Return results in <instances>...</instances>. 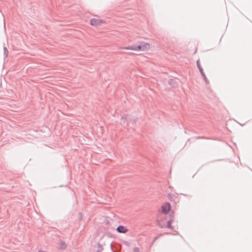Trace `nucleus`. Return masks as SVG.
<instances>
[{
  "instance_id": "obj_1",
  "label": "nucleus",
  "mask_w": 252,
  "mask_h": 252,
  "mask_svg": "<svg viewBox=\"0 0 252 252\" xmlns=\"http://www.w3.org/2000/svg\"><path fill=\"white\" fill-rule=\"evenodd\" d=\"M196 65H197V66L199 70V72H200L202 76L203 77V79L205 81V83L206 84H209V80L207 78V77L206 76L205 73L204 72L203 69L202 68V67L201 66L199 60H198L196 61Z\"/></svg>"
},
{
  "instance_id": "obj_2",
  "label": "nucleus",
  "mask_w": 252,
  "mask_h": 252,
  "mask_svg": "<svg viewBox=\"0 0 252 252\" xmlns=\"http://www.w3.org/2000/svg\"><path fill=\"white\" fill-rule=\"evenodd\" d=\"M171 209V206L169 203H165L161 206V211L164 214H167L169 212Z\"/></svg>"
},
{
  "instance_id": "obj_3",
  "label": "nucleus",
  "mask_w": 252,
  "mask_h": 252,
  "mask_svg": "<svg viewBox=\"0 0 252 252\" xmlns=\"http://www.w3.org/2000/svg\"><path fill=\"white\" fill-rule=\"evenodd\" d=\"M103 23V21L101 19L93 18L90 20V24L93 26H97L100 25Z\"/></svg>"
},
{
  "instance_id": "obj_4",
  "label": "nucleus",
  "mask_w": 252,
  "mask_h": 252,
  "mask_svg": "<svg viewBox=\"0 0 252 252\" xmlns=\"http://www.w3.org/2000/svg\"><path fill=\"white\" fill-rule=\"evenodd\" d=\"M168 83L170 86L174 88H177L178 86L177 81L174 79H169L168 81Z\"/></svg>"
},
{
  "instance_id": "obj_5",
  "label": "nucleus",
  "mask_w": 252,
  "mask_h": 252,
  "mask_svg": "<svg viewBox=\"0 0 252 252\" xmlns=\"http://www.w3.org/2000/svg\"><path fill=\"white\" fill-rule=\"evenodd\" d=\"M117 231L119 233H126L127 231V229L124 226L120 225L117 227Z\"/></svg>"
},
{
  "instance_id": "obj_6",
  "label": "nucleus",
  "mask_w": 252,
  "mask_h": 252,
  "mask_svg": "<svg viewBox=\"0 0 252 252\" xmlns=\"http://www.w3.org/2000/svg\"><path fill=\"white\" fill-rule=\"evenodd\" d=\"M140 44L142 46V51L147 50L150 48V45L149 43H146L144 42H140Z\"/></svg>"
},
{
  "instance_id": "obj_7",
  "label": "nucleus",
  "mask_w": 252,
  "mask_h": 252,
  "mask_svg": "<svg viewBox=\"0 0 252 252\" xmlns=\"http://www.w3.org/2000/svg\"><path fill=\"white\" fill-rule=\"evenodd\" d=\"M8 54V51L7 49V48L5 46H4L3 47V55L4 56L6 57Z\"/></svg>"
},
{
  "instance_id": "obj_8",
  "label": "nucleus",
  "mask_w": 252,
  "mask_h": 252,
  "mask_svg": "<svg viewBox=\"0 0 252 252\" xmlns=\"http://www.w3.org/2000/svg\"><path fill=\"white\" fill-rule=\"evenodd\" d=\"M142 46L140 44V43L138 44V45H136V51H142Z\"/></svg>"
},
{
  "instance_id": "obj_9",
  "label": "nucleus",
  "mask_w": 252,
  "mask_h": 252,
  "mask_svg": "<svg viewBox=\"0 0 252 252\" xmlns=\"http://www.w3.org/2000/svg\"><path fill=\"white\" fill-rule=\"evenodd\" d=\"M127 116L128 115L127 114H125V115H123L122 117H121V120L123 121L124 122V123L125 122V121L126 120V119H127Z\"/></svg>"
},
{
  "instance_id": "obj_10",
  "label": "nucleus",
  "mask_w": 252,
  "mask_h": 252,
  "mask_svg": "<svg viewBox=\"0 0 252 252\" xmlns=\"http://www.w3.org/2000/svg\"><path fill=\"white\" fill-rule=\"evenodd\" d=\"M129 119L131 121H132L133 122V123H135L137 118L135 117H131L130 118H129Z\"/></svg>"
},
{
  "instance_id": "obj_11",
  "label": "nucleus",
  "mask_w": 252,
  "mask_h": 252,
  "mask_svg": "<svg viewBox=\"0 0 252 252\" xmlns=\"http://www.w3.org/2000/svg\"><path fill=\"white\" fill-rule=\"evenodd\" d=\"M135 48H136V45H130V50H131L136 51Z\"/></svg>"
},
{
  "instance_id": "obj_12",
  "label": "nucleus",
  "mask_w": 252,
  "mask_h": 252,
  "mask_svg": "<svg viewBox=\"0 0 252 252\" xmlns=\"http://www.w3.org/2000/svg\"><path fill=\"white\" fill-rule=\"evenodd\" d=\"M197 139H210L209 138H207V137H205L204 136H202V137H197Z\"/></svg>"
},
{
  "instance_id": "obj_13",
  "label": "nucleus",
  "mask_w": 252,
  "mask_h": 252,
  "mask_svg": "<svg viewBox=\"0 0 252 252\" xmlns=\"http://www.w3.org/2000/svg\"><path fill=\"white\" fill-rule=\"evenodd\" d=\"M65 247H66V245H65V244H64V243H63V244L62 245V246H61V249H64Z\"/></svg>"
},
{
  "instance_id": "obj_14",
  "label": "nucleus",
  "mask_w": 252,
  "mask_h": 252,
  "mask_svg": "<svg viewBox=\"0 0 252 252\" xmlns=\"http://www.w3.org/2000/svg\"><path fill=\"white\" fill-rule=\"evenodd\" d=\"M124 49L126 50H130V46H128L124 47Z\"/></svg>"
},
{
  "instance_id": "obj_15",
  "label": "nucleus",
  "mask_w": 252,
  "mask_h": 252,
  "mask_svg": "<svg viewBox=\"0 0 252 252\" xmlns=\"http://www.w3.org/2000/svg\"><path fill=\"white\" fill-rule=\"evenodd\" d=\"M134 252H139V251H138V249H134Z\"/></svg>"
},
{
  "instance_id": "obj_16",
  "label": "nucleus",
  "mask_w": 252,
  "mask_h": 252,
  "mask_svg": "<svg viewBox=\"0 0 252 252\" xmlns=\"http://www.w3.org/2000/svg\"><path fill=\"white\" fill-rule=\"evenodd\" d=\"M169 197H170V198L171 199H173V197L171 196V195H169Z\"/></svg>"
}]
</instances>
